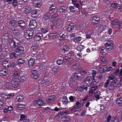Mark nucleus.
Listing matches in <instances>:
<instances>
[{
    "label": "nucleus",
    "instance_id": "obj_1",
    "mask_svg": "<svg viewBox=\"0 0 122 122\" xmlns=\"http://www.w3.org/2000/svg\"><path fill=\"white\" fill-rule=\"evenodd\" d=\"M10 38L9 41L10 46L13 48H16L19 43V41L15 38L11 37Z\"/></svg>",
    "mask_w": 122,
    "mask_h": 122
},
{
    "label": "nucleus",
    "instance_id": "obj_2",
    "mask_svg": "<svg viewBox=\"0 0 122 122\" xmlns=\"http://www.w3.org/2000/svg\"><path fill=\"white\" fill-rule=\"evenodd\" d=\"M20 80L19 78H13L11 81V86L15 88H17L20 86Z\"/></svg>",
    "mask_w": 122,
    "mask_h": 122
},
{
    "label": "nucleus",
    "instance_id": "obj_3",
    "mask_svg": "<svg viewBox=\"0 0 122 122\" xmlns=\"http://www.w3.org/2000/svg\"><path fill=\"white\" fill-rule=\"evenodd\" d=\"M52 82L51 78L50 77H46L41 82V85L43 86L48 85Z\"/></svg>",
    "mask_w": 122,
    "mask_h": 122
},
{
    "label": "nucleus",
    "instance_id": "obj_4",
    "mask_svg": "<svg viewBox=\"0 0 122 122\" xmlns=\"http://www.w3.org/2000/svg\"><path fill=\"white\" fill-rule=\"evenodd\" d=\"M11 31L13 35L15 36H18L19 35V29L18 25L10 26Z\"/></svg>",
    "mask_w": 122,
    "mask_h": 122
},
{
    "label": "nucleus",
    "instance_id": "obj_5",
    "mask_svg": "<svg viewBox=\"0 0 122 122\" xmlns=\"http://www.w3.org/2000/svg\"><path fill=\"white\" fill-rule=\"evenodd\" d=\"M44 102L43 100L41 99H39L35 100L33 102V106L37 107H40L43 106Z\"/></svg>",
    "mask_w": 122,
    "mask_h": 122
},
{
    "label": "nucleus",
    "instance_id": "obj_6",
    "mask_svg": "<svg viewBox=\"0 0 122 122\" xmlns=\"http://www.w3.org/2000/svg\"><path fill=\"white\" fill-rule=\"evenodd\" d=\"M2 64L3 66L6 68H7L8 70H12L14 66V64H11L9 62L6 61L3 62Z\"/></svg>",
    "mask_w": 122,
    "mask_h": 122
},
{
    "label": "nucleus",
    "instance_id": "obj_7",
    "mask_svg": "<svg viewBox=\"0 0 122 122\" xmlns=\"http://www.w3.org/2000/svg\"><path fill=\"white\" fill-rule=\"evenodd\" d=\"M29 25L32 29L34 30V31L37 30L38 28L37 27L38 26L37 22L36 20H31L30 21Z\"/></svg>",
    "mask_w": 122,
    "mask_h": 122
},
{
    "label": "nucleus",
    "instance_id": "obj_8",
    "mask_svg": "<svg viewBox=\"0 0 122 122\" xmlns=\"http://www.w3.org/2000/svg\"><path fill=\"white\" fill-rule=\"evenodd\" d=\"M92 24L96 25L99 24L100 19L99 17L97 15H95L92 17Z\"/></svg>",
    "mask_w": 122,
    "mask_h": 122
},
{
    "label": "nucleus",
    "instance_id": "obj_9",
    "mask_svg": "<svg viewBox=\"0 0 122 122\" xmlns=\"http://www.w3.org/2000/svg\"><path fill=\"white\" fill-rule=\"evenodd\" d=\"M104 45L107 49L110 51L112 49L113 46L112 41L111 40L107 41Z\"/></svg>",
    "mask_w": 122,
    "mask_h": 122
},
{
    "label": "nucleus",
    "instance_id": "obj_10",
    "mask_svg": "<svg viewBox=\"0 0 122 122\" xmlns=\"http://www.w3.org/2000/svg\"><path fill=\"white\" fill-rule=\"evenodd\" d=\"M57 10L61 13H66L67 11V8L66 5H60L58 7Z\"/></svg>",
    "mask_w": 122,
    "mask_h": 122
},
{
    "label": "nucleus",
    "instance_id": "obj_11",
    "mask_svg": "<svg viewBox=\"0 0 122 122\" xmlns=\"http://www.w3.org/2000/svg\"><path fill=\"white\" fill-rule=\"evenodd\" d=\"M73 75L78 80L82 79L83 78V76L82 73H81L78 71L75 72L73 74Z\"/></svg>",
    "mask_w": 122,
    "mask_h": 122
},
{
    "label": "nucleus",
    "instance_id": "obj_12",
    "mask_svg": "<svg viewBox=\"0 0 122 122\" xmlns=\"http://www.w3.org/2000/svg\"><path fill=\"white\" fill-rule=\"evenodd\" d=\"M17 24L18 26H19L20 28L23 29H25L27 27V24L25 22L21 20H18Z\"/></svg>",
    "mask_w": 122,
    "mask_h": 122
},
{
    "label": "nucleus",
    "instance_id": "obj_13",
    "mask_svg": "<svg viewBox=\"0 0 122 122\" xmlns=\"http://www.w3.org/2000/svg\"><path fill=\"white\" fill-rule=\"evenodd\" d=\"M17 54L15 52L11 53L10 54L9 60L12 61H15L17 58Z\"/></svg>",
    "mask_w": 122,
    "mask_h": 122
},
{
    "label": "nucleus",
    "instance_id": "obj_14",
    "mask_svg": "<svg viewBox=\"0 0 122 122\" xmlns=\"http://www.w3.org/2000/svg\"><path fill=\"white\" fill-rule=\"evenodd\" d=\"M43 37V35L42 33H38L35 35L34 38V39L35 41H39L42 39Z\"/></svg>",
    "mask_w": 122,
    "mask_h": 122
},
{
    "label": "nucleus",
    "instance_id": "obj_15",
    "mask_svg": "<svg viewBox=\"0 0 122 122\" xmlns=\"http://www.w3.org/2000/svg\"><path fill=\"white\" fill-rule=\"evenodd\" d=\"M24 49L22 46H19L16 50V52L17 55L19 56L23 54L24 52Z\"/></svg>",
    "mask_w": 122,
    "mask_h": 122
},
{
    "label": "nucleus",
    "instance_id": "obj_16",
    "mask_svg": "<svg viewBox=\"0 0 122 122\" xmlns=\"http://www.w3.org/2000/svg\"><path fill=\"white\" fill-rule=\"evenodd\" d=\"M55 97V96H52L47 97L46 100V103L48 104L52 103L54 102Z\"/></svg>",
    "mask_w": 122,
    "mask_h": 122
},
{
    "label": "nucleus",
    "instance_id": "obj_17",
    "mask_svg": "<svg viewBox=\"0 0 122 122\" xmlns=\"http://www.w3.org/2000/svg\"><path fill=\"white\" fill-rule=\"evenodd\" d=\"M18 20H16L14 18H11L10 19L9 22V24L11 25V26H15L17 24Z\"/></svg>",
    "mask_w": 122,
    "mask_h": 122
},
{
    "label": "nucleus",
    "instance_id": "obj_18",
    "mask_svg": "<svg viewBox=\"0 0 122 122\" xmlns=\"http://www.w3.org/2000/svg\"><path fill=\"white\" fill-rule=\"evenodd\" d=\"M32 71V74L30 75V77L31 78L36 79L40 75L35 70H34Z\"/></svg>",
    "mask_w": 122,
    "mask_h": 122
},
{
    "label": "nucleus",
    "instance_id": "obj_19",
    "mask_svg": "<svg viewBox=\"0 0 122 122\" xmlns=\"http://www.w3.org/2000/svg\"><path fill=\"white\" fill-rule=\"evenodd\" d=\"M40 65L41 66H40V70L43 71L46 69L47 62L46 61L42 62L41 64Z\"/></svg>",
    "mask_w": 122,
    "mask_h": 122
},
{
    "label": "nucleus",
    "instance_id": "obj_20",
    "mask_svg": "<svg viewBox=\"0 0 122 122\" xmlns=\"http://www.w3.org/2000/svg\"><path fill=\"white\" fill-rule=\"evenodd\" d=\"M41 0H34L33 1V5L35 7H40L41 5Z\"/></svg>",
    "mask_w": 122,
    "mask_h": 122
},
{
    "label": "nucleus",
    "instance_id": "obj_21",
    "mask_svg": "<svg viewBox=\"0 0 122 122\" xmlns=\"http://www.w3.org/2000/svg\"><path fill=\"white\" fill-rule=\"evenodd\" d=\"M99 51L100 53L103 55H106L108 53L107 49L104 47L100 48L99 49Z\"/></svg>",
    "mask_w": 122,
    "mask_h": 122
},
{
    "label": "nucleus",
    "instance_id": "obj_22",
    "mask_svg": "<svg viewBox=\"0 0 122 122\" xmlns=\"http://www.w3.org/2000/svg\"><path fill=\"white\" fill-rule=\"evenodd\" d=\"M100 92L99 91L96 92L94 94L93 97L97 101L100 98Z\"/></svg>",
    "mask_w": 122,
    "mask_h": 122
},
{
    "label": "nucleus",
    "instance_id": "obj_23",
    "mask_svg": "<svg viewBox=\"0 0 122 122\" xmlns=\"http://www.w3.org/2000/svg\"><path fill=\"white\" fill-rule=\"evenodd\" d=\"M70 119V118L68 116H64L61 119V120L63 122H67L69 121Z\"/></svg>",
    "mask_w": 122,
    "mask_h": 122
},
{
    "label": "nucleus",
    "instance_id": "obj_24",
    "mask_svg": "<svg viewBox=\"0 0 122 122\" xmlns=\"http://www.w3.org/2000/svg\"><path fill=\"white\" fill-rule=\"evenodd\" d=\"M62 23V20L60 19H59L55 22L54 25L56 27H57L61 24Z\"/></svg>",
    "mask_w": 122,
    "mask_h": 122
},
{
    "label": "nucleus",
    "instance_id": "obj_25",
    "mask_svg": "<svg viewBox=\"0 0 122 122\" xmlns=\"http://www.w3.org/2000/svg\"><path fill=\"white\" fill-rule=\"evenodd\" d=\"M25 62V61L24 58H20L18 60L16 63L18 65H20L23 64Z\"/></svg>",
    "mask_w": 122,
    "mask_h": 122
},
{
    "label": "nucleus",
    "instance_id": "obj_26",
    "mask_svg": "<svg viewBox=\"0 0 122 122\" xmlns=\"http://www.w3.org/2000/svg\"><path fill=\"white\" fill-rule=\"evenodd\" d=\"M8 70L3 69L0 70V75L3 76L6 75L8 72Z\"/></svg>",
    "mask_w": 122,
    "mask_h": 122
},
{
    "label": "nucleus",
    "instance_id": "obj_27",
    "mask_svg": "<svg viewBox=\"0 0 122 122\" xmlns=\"http://www.w3.org/2000/svg\"><path fill=\"white\" fill-rule=\"evenodd\" d=\"M20 72L19 71H15L12 74L14 78H19L20 77Z\"/></svg>",
    "mask_w": 122,
    "mask_h": 122
},
{
    "label": "nucleus",
    "instance_id": "obj_28",
    "mask_svg": "<svg viewBox=\"0 0 122 122\" xmlns=\"http://www.w3.org/2000/svg\"><path fill=\"white\" fill-rule=\"evenodd\" d=\"M93 80L92 77V76H88L86 77L84 79V81L86 83H87V82H92Z\"/></svg>",
    "mask_w": 122,
    "mask_h": 122
},
{
    "label": "nucleus",
    "instance_id": "obj_29",
    "mask_svg": "<svg viewBox=\"0 0 122 122\" xmlns=\"http://www.w3.org/2000/svg\"><path fill=\"white\" fill-rule=\"evenodd\" d=\"M115 86V85H114L112 84H111L107 88V90L108 91L110 92H112Z\"/></svg>",
    "mask_w": 122,
    "mask_h": 122
},
{
    "label": "nucleus",
    "instance_id": "obj_30",
    "mask_svg": "<svg viewBox=\"0 0 122 122\" xmlns=\"http://www.w3.org/2000/svg\"><path fill=\"white\" fill-rule=\"evenodd\" d=\"M35 60L33 58H30L28 61V65L30 67L32 66L34 64Z\"/></svg>",
    "mask_w": 122,
    "mask_h": 122
},
{
    "label": "nucleus",
    "instance_id": "obj_31",
    "mask_svg": "<svg viewBox=\"0 0 122 122\" xmlns=\"http://www.w3.org/2000/svg\"><path fill=\"white\" fill-rule=\"evenodd\" d=\"M24 13L26 14H28L31 11V9L30 7H26L24 8Z\"/></svg>",
    "mask_w": 122,
    "mask_h": 122
},
{
    "label": "nucleus",
    "instance_id": "obj_32",
    "mask_svg": "<svg viewBox=\"0 0 122 122\" xmlns=\"http://www.w3.org/2000/svg\"><path fill=\"white\" fill-rule=\"evenodd\" d=\"M98 89V87L97 86H91V90L89 91V92L91 93H93L94 92Z\"/></svg>",
    "mask_w": 122,
    "mask_h": 122
},
{
    "label": "nucleus",
    "instance_id": "obj_33",
    "mask_svg": "<svg viewBox=\"0 0 122 122\" xmlns=\"http://www.w3.org/2000/svg\"><path fill=\"white\" fill-rule=\"evenodd\" d=\"M27 75L26 74L24 75L21 76L20 78V81L24 82L25 81L27 78Z\"/></svg>",
    "mask_w": 122,
    "mask_h": 122
},
{
    "label": "nucleus",
    "instance_id": "obj_34",
    "mask_svg": "<svg viewBox=\"0 0 122 122\" xmlns=\"http://www.w3.org/2000/svg\"><path fill=\"white\" fill-rule=\"evenodd\" d=\"M50 13L47 12L45 13L43 15V18L45 20H47L48 19L51 15Z\"/></svg>",
    "mask_w": 122,
    "mask_h": 122
},
{
    "label": "nucleus",
    "instance_id": "obj_35",
    "mask_svg": "<svg viewBox=\"0 0 122 122\" xmlns=\"http://www.w3.org/2000/svg\"><path fill=\"white\" fill-rule=\"evenodd\" d=\"M79 65V62H76L75 64L72 67V69L73 70H75L77 69Z\"/></svg>",
    "mask_w": 122,
    "mask_h": 122
},
{
    "label": "nucleus",
    "instance_id": "obj_36",
    "mask_svg": "<svg viewBox=\"0 0 122 122\" xmlns=\"http://www.w3.org/2000/svg\"><path fill=\"white\" fill-rule=\"evenodd\" d=\"M41 32L45 34L48 31V28L42 27L41 28Z\"/></svg>",
    "mask_w": 122,
    "mask_h": 122
},
{
    "label": "nucleus",
    "instance_id": "obj_37",
    "mask_svg": "<svg viewBox=\"0 0 122 122\" xmlns=\"http://www.w3.org/2000/svg\"><path fill=\"white\" fill-rule=\"evenodd\" d=\"M85 47L84 46L80 45L77 46L76 50L79 51H81L85 48Z\"/></svg>",
    "mask_w": 122,
    "mask_h": 122
},
{
    "label": "nucleus",
    "instance_id": "obj_38",
    "mask_svg": "<svg viewBox=\"0 0 122 122\" xmlns=\"http://www.w3.org/2000/svg\"><path fill=\"white\" fill-rule=\"evenodd\" d=\"M87 87H85L83 86H81L78 89V91L80 92H82L84 90H85L86 91L87 90Z\"/></svg>",
    "mask_w": 122,
    "mask_h": 122
},
{
    "label": "nucleus",
    "instance_id": "obj_39",
    "mask_svg": "<svg viewBox=\"0 0 122 122\" xmlns=\"http://www.w3.org/2000/svg\"><path fill=\"white\" fill-rule=\"evenodd\" d=\"M33 29L31 30H27L26 31L29 35V36H30V37H32V36L33 35V33L34 32Z\"/></svg>",
    "mask_w": 122,
    "mask_h": 122
},
{
    "label": "nucleus",
    "instance_id": "obj_40",
    "mask_svg": "<svg viewBox=\"0 0 122 122\" xmlns=\"http://www.w3.org/2000/svg\"><path fill=\"white\" fill-rule=\"evenodd\" d=\"M14 94L13 93H9L7 95L6 99H9L10 98H12L14 96Z\"/></svg>",
    "mask_w": 122,
    "mask_h": 122
},
{
    "label": "nucleus",
    "instance_id": "obj_41",
    "mask_svg": "<svg viewBox=\"0 0 122 122\" xmlns=\"http://www.w3.org/2000/svg\"><path fill=\"white\" fill-rule=\"evenodd\" d=\"M9 35L8 33L5 34L2 37L3 39L7 40L9 38Z\"/></svg>",
    "mask_w": 122,
    "mask_h": 122
},
{
    "label": "nucleus",
    "instance_id": "obj_42",
    "mask_svg": "<svg viewBox=\"0 0 122 122\" xmlns=\"http://www.w3.org/2000/svg\"><path fill=\"white\" fill-rule=\"evenodd\" d=\"M75 9L74 6H70L68 8L70 12L72 13H74L75 12Z\"/></svg>",
    "mask_w": 122,
    "mask_h": 122
},
{
    "label": "nucleus",
    "instance_id": "obj_43",
    "mask_svg": "<svg viewBox=\"0 0 122 122\" xmlns=\"http://www.w3.org/2000/svg\"><path fill=\"white\" fill-rule=\"evenodd\" d=\"M117 103L119 105H121L122 104V97L118 98L116 100Z\"/></svg>",
    "mask_w": 122,
    "mask_h": 122
},
{
    "label": "nucleus",
    "instance_id": "obj_44",
    "mask_svg": "<svg viewBox=\"0 0 122 122\" xmlns=\"http://www.w3.org/2000/svg\"><path fill=\"white\" fill-rule=\"evenodd\" d=\"M24 105L22 104H20L18 106L17 108L19 110H22L24 109V108L25 107Z\"/></svg>",
    "mask_w": 122,
    "mask_h": 122
},
{
    "label": "nucleus",
    "instance_id": "obj_45",
    "mask_svg": "<svg viewBox=\"0 0 122 122\" xmlns=\"http://www.w3.org/2000/svg\"><path fill=\"white\" fill-rule=\"evenodd\" d=\"M116 10L118 12H120L122 11V5L118 6H117L116 9Z\"/></svg>",
    "mask_w": 122,
    "mask_h": 122
},
{
    "label": "nucleus",
    "instance_id": "obj_46",
    "mask_svg": "<svg viewBox=\"0 0 122 122\" xmlns=\"http://www.w3.org/2000/svg\"><path fill=\"white\" fill-rule=\"evenodd\" d=\"M81 38L80 36L77 37L74 39V41L76 43H78L81 40Z\"/></svg>",
    "mask_w": 122,
    "mask_h": 122
},
{
    "label": "nucleus",
    "instance_id": "obj_47",
    "mask_svg": "<svg viewBox=\"0 0 122 122\" xmlns=\"http://www.w3.org/2000/svg\"><path fill=\"white\" fill-rule=\"evenodd\" d=\"M56 8V7L55 5L54 4H52L50 6L49 8V10L51 11L54 10Z\"/></svg>",
    "mask_w": 122,
    "mask_h": 122
},
{
    "label": "nucleus",
    "instance_id": "obj_48",
    "mask_svg": "<svg viewBox=\"0 0 122 122\" xmlns=\"http://www.w3.org/2000/svg\"><path fill=\"white\" fill-rule=\"evenodd\" d=\"M52 15L51 18V21L53 22L55 20V18L58 16V15L57 14H55L54 15Z\"/></svg>",
    "mask_w": 122,
    "mask_h": 122
},
{
    "label": "nucleus",
    "instance_id": "obj_49",
    "mask_svg": "<svg viewBox=\"0 0 122 122\" xmlns=\"http://www.w3.org/2000/svg\"><path fill=\"white\" fill-rule=\"evenodd\" d=\"M28 118L26 117V116L25 115L23 114H21L20 115V119L19 120L20 121H22L24 119Z\"/></svg>",
    "mask_w": 122,
    "mask_h": 122
},
{
    "label": "nucleus",
    "instance_id": "obj_50",
    "mask_svg": "<svg viewBox=\"0 0 122 122\" xmlns=\"http://www.w3.org/2000/svg\"><path fill=\"white\" fill-rule=\"evenodd\" d=\"M66 38V36L64 34H62L59 37V40L60 41L65 40Z\"/></svg>",
    "mask_w": 122,
    "mask_h": 122
},
{
    "label": "nucleus",
    "instance_id": "obj_51",
    "mask_svg": "<svg viewBox=\"0 0 122 122\" xmlns=\"http://www.w3.org/2000/svg\"><path fill=\"white\" fill-rule=\"evenodd\" d=\"M38 46L37 43H33L32 45V49L36 50L38 49Z\"/></svg>",
    "mask_w": 122,
    "mask_h": 122
},
{
    "label": "nucleus",
    "instance_id": "obj_52",
    "mask_svg": "<svg viewBox=\"0 0 122 122\" xmlns=\"http://www.w3.org/2000/svg\"><path fill=\"white\" fill-rule=\"evenodd\" d=\"M78 71H79V72L81 73H82L83 75L84 74H86L87 71L86 70H84L82 68L79 69Z\"/></svg>",
    "mask_w": 122,
    "mask_h": 122
},
{
    "label": "nucleus",
    "instance_id": "obj_53",
    "mask_svg": "<svg viewBox=\"0 0 122 122\" xmlns=\"http://www.w3.org/2000/svg\"><path fill=\"white\" fill-rule=\"evenodd\" d=\"M16 98L18 99V101L19 102L22 101L23 100V97L21 96H17Z\"/></svg>",
    "mask_w": 122,
    "mask_h": 122
},
{
    "label": "nucleus",
    "instance_id": "obj_54",
    "mask_svg": "<svg viewBox=\"0 0 122 122\" xmlns=\"http://www.w3.org/2000/svg\"><path fill=\"white\" fill-rule=\"evenodd\" d=\"M52 110H53V109H51L50 107H47L45 108L44 112L46 113H47Z\"/></svg>",
    "mask_w": 122,
    "mask_h": 122
},
{
    "label": "nucleus",
    "instance_id": "obj_55",
    "mask_svg": "<svg viewBox=\"0 0 122 122\" xmlns=\"http://www.w3.org/2000/svg\"><path fill=\"white\" fill-rule=\"evenodd\" d=\"M75 97L72 96H71L69 97V99L70 102H73L75 101Z\"/></svg>",
    "mask_w": 122,
    "mask_h": 122
},
{
    "label": "nucleus",
    "instance_id": "obj_56",
    "mask_svg": "<svg viewBox=\"0 0 122 122\" xmlns=\"http://www.w3.org/2000/svg\"><path fill=\"white\" fill-rule=\"evenodd\" d=\"M118 23V21L117 20H115L112 21V25L113 26L117 25Z\"/></svg>",
    "mask_w": 122,
    "mask_h": 122
},
{
    "label": "nucleus",
    "instance_id": "obj_57",
    "mask_svg": "<svg viewBox=\"0 0 122 122\" xmlns=\"http://www.w3.org/2000/svg\"><path fill=\"white\" fill-rule=\"evenodd\" d=\"M62 59H59L56 61L57 63L59 65L62 64L63 63V61Z\"/></svg>",
    "mask_w": 122,
    "mask_h": 122
},
{
    "label": "nucleus",
    "instance_id": "obj_58",
    "mask_svg": "<svg viewBox=\"0 0 122 122\" xmlns=\"http://www.w3.org/2000/svg\"><path fill=\"white\" fill-rule=\"evenodd\" d=\"M25 37L26 39H30L32 37H30V36H29V34L26 32H25L24 34Z\"/></svg>",
    "mask_w": 122,
    "mask_h": 122
},
{
    "label": "nucleus",
    "instance_id": "obj_59",
    "mask_svg": "<svg viewBox=\"0 0 122 122\" xmlns=\"http://www.w3.org/2000/svg\"><path fill=\"white\" fill-rule=\"evenodd\" d=\"M111 122H119L118 119L117 117H115L112 118Z\"/></svg>",
    "mask_w": 122,
    "mask_h": 122
},
{
    "label": "nucleus",
    "instance_id": "obj_60",
    "mask_svg": "<svg viewBox=\"0 0 122 122\" xmlns=\"http://www.w3.org/2000/svg\"><path fill=\"white\" fill-rule=\"evenodd\" d=\"M62 49V52L63 53H65L66 51H67L68 50V48L67 46H63V47Z\"/></svg>",
    "mask_w": 122,
    "mask_h": 122
},
{
    "label": "nucleus",
    "instance_id": "obj_61",
    "mask_svg": "<svg viewBox=\"0 0 122 122\" xmlns=\"http://www.w3.org/2000/svg\"><path fill=\"white\" fill-rule=\"evenodd\" d=\"M17 0H13L12 3V4L13 6L15 7L17 5Z\"/></svg>",
    "mask_w": 122,
    "mask_h": 122
},
{
    "label": "nucleus",
    "instance_id": "obj_62",
    "mask_svg": "<svg viewBox=\"0 0 122 122\" xmlns=\"http://www.w3.org/2000/svg\"><path fill=\"white\" fill-rule=\"evenodd\" d=\"M11 86L9 83H6V87L8 89H11Z\"/></svg>",
    "mask_w": 122,
    "mask_h": 122
},
{
    "label": "nucleus",
    "instance_id": "obj_63",
    "mask_svg": "<svg viewBox=\"0 0 122 122\" xmlns=\"http://www.w3.org/2000/svg\"><path fill=\"white\" fill-rule=\"evenodd\" d=\"M67 27H69L74 29V23H69L67 25Z\"/></svg>",
    "mask_w": 122,
    "mask_h": 122
},
{
    "label": "nucleus",
    "instance_id": "obj_64",
    "mask_svg": "<svg viewBox=\"0 0 122 122\" xmlns=\"http://www.w3.org/2000/svg\"><path fill=\"white\" fill-rule=\"evenodd\" d=\"M7 107L9 111L10 112L12 111H13V108L12 106L10 105L9 106H8Z\"/></svg>",
    "mask_w": 122,
    "mask_h": 122
}]
</instances>
